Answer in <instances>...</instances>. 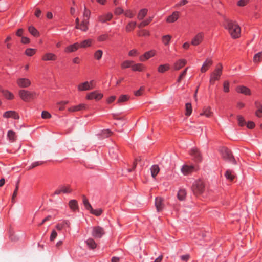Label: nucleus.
<instances>
[{
  "label": "nucleus",
  "mask_w": 262,
  "mask_h": 262,
  "mask_svg": "<svg viewBox=\"0 0 262 262\" xmlns=\"http://www.w3.org/2000/svg\"><path fill=\"white\" fill-rule=\"evenodd\" d=\"M198 169V166L184 165L181 168V171L183 174L188 175L194 171H197Z\"/></svg>",
  "instance_id": "0eeeda50"
},
{
  "label": "nucleus",
  "mask_w": 262,
  "mask_h": 262,
  "mask_svg": "<svg viewBox=\"0 0 262 262\" xmlns=\"http://www.w3.org/2000/svg\"><path fill=\"white\" fill-rule=\"evenodd\" d=\"M148 12V10L147 9H142L140 10L139 12L138 13L137 18L139 20L143 19L145 16L147 15Z\"/></svg>",
  "instance_id": "4c0bfd02"
},
{
  "label": "nucleus",
  "mask_w": 262,
  "mask_h": 262,
  "mask_svg": "<svg viewBox=\"0 0 262 262\" xmlns=\"http://www.w3.org/2000/svg\"><path fill=\"white\" fill-rule=\"evenodd\" d=\"M90 211L91 214H94L97 216H99L103 212V210L101 208L98 209H94L92 207V209L90 210Z\"/></svg>",
  "instance_id": "3c124183"
},
{
  "label": "nucleus",
  "mask_w": 262,
  "mask_h": 262,
  "mask_svg": "<svg viewBox=\"0 0 262 262\" xmlns=\"http://www.w3.org/2000/svg\"><path fill=\"white\" fill-rule=\"evenodd\" d=\"M66 225L68 227H70V223L68 221H63L61 223L57 224L56 226V228L57 230L60 231L65 227Z\"/></svg>",
  "instance_id": "e433bc0d"
},
{
  "label": "nucleus",
  "mask_w": 262,
  "mask_h": 262,
  "mask_svg": "<svg viewBox=\"0 0 262 262\" xmlns=\"http://www.w3.org/2000/svg\"><path fill=\"white\" fill-rule=\"evenodd\" d=\"M82 200H83V205L85 208L86 209L90 211L91 209H92V206L90 204V203L89 202L88 199L86 198L85 195H82Z\"/></svg>",
  "instance_id": "37998d69"
},
{
  "label": "nucleus",
  "mask_w": 262,
  "mask_h": 262,
  "mask_svg": "<svg viewBox=\"0 0 262 262\" xmlns=\"http://www.w3.org/2000/svg\"><path fill=\"white\" fill-rule=\"evenodd\" d=\"M220 153L224 160L230 162L234 164H237V162L232 155L231 151L228 148L222 147L220 149Z\"/></svg>",
  "instance_id": "20e7f679"
},
{
  "label": "nucleus",
  "mask_w": 262,
  "mask_h": 262,
  "mask_svg": "<svg viewBox=\"0 0 262 262\" xmlns=\"http://www.w3.org/2000/svg\"><path fill=\"white\" fill-rule=\"evenodd\" d=\"M79 48L80 46L79 45V43L76 42L67 47L64 49V52L68 53L74 52L76 51Z\"/></svg>",
  "instance_id": "aec40b11"
},
{
  "label": "nucleus",
  "mask_w": 262,
  "mask_h": 262,
  "mask_svg": "<svg viewBox=\"0 0 262 262\" xmlns=\"http://www.w3.org/2000/svg\"><path fill=\"white\" fill-rule=\"evenodd\" d=\"M124 15L127 17L132 18L135 16V14L130 10H127L124 12Z\"/></svg>",
  "instance_id": "774afa93"
},
{
  "label": "nucleus",
  "mask_w": 262,
  "mask_h": 262,
  "mask_svg": "<svg viewBox=\"0 0 262 262\" xmlns=\"http://www.w3.org/2000/svg\"><path fill=\"white\" fill-rule=\"evenodd\" d=\"M69 206L70 208L73 211H78L79 207L78 205L77 201L76 200H71L69 202Z\"/></svg>",
  "instance_id": "a878e982"
},
{
  "label": "nucleus",
  "mask_w": 262,
  "mask_h": 262,
  "mask_svg": "<svg viewBox=\"0 0 262 262\" xmlns=\"http://www.w3.org/2000/svg\"><path fill=\"white\" fill-rule=\"evenodd\" d=\"M250 2V0H239L237 2V5L239 7H244Z\"/></svg>",
  "instance_id": "0e129e2a"
},
{
  "label": "nucleus",
  "mask_w": 262,
  "mask_h": 262,
  "mask_svg": "<svg viewBox=\"0 0 262 262\" xmlns=\"http://www.w3.org/2000/svg\"><path fill=\"white\" fill-rule=\"evenodd\" d=\"M89 24V20L83 19V20L81 22V23L79 24V27H78L77 29H80L82 31H86L88 30Z\"/></svg>",
  "instance_id": "bb28decb"
},
{
  "label": "nucleus",
  "mask_w": 262,
  "mask_h": 262,
  "mask_svg": "<svg viewBox=\"0 0 262 262\" xmlns=\"http://www.w3.org/2000/svg\"><path fill=\"white\" fill-rule=\"evenodd\" d=\"M105 234L103 228L100 226H95L93 228L92 235L95 238H101Z\"/></svg>",
  "instance_id": "9b49d317"
},
{
  "label": "nucleus",
  "mask_w": 262,
  "mask_h": 262,
  "mask_svg": "<svg viewBox=\"0 0 262 262\" xmlns=\"http://www.w3.org/2000/svg\"><path fill=\"white\" fill-rule=\"evenodd\" d=\"M152 17H149L146 20H144L141 22L138 26V28H141L147 26L152 20Z\"/></svg>",
  "instance_id": "a19ab883"
},
{
  "label": "nucleus",
  "mask_w": 262,
  "mask_h": 262,
  "mask_svg": "<svg viewBox=\"0 0 262 262\" xmlns=\"http://www.w3.org/2000/svg\"><path fill=\"white\" fill-rule=\"evenodd\" d=\"M36 51L37 50L36 49L27 48L25 50L24 54L27 56L31 57L36 54Z\"/></svg>",
  "instance_id": "79ce46f5"
},
{
  "label": "nucleus",
  "mask_w": 262,
  "mask_h": 262,
  "mask_svg": "<svg viewBox=\"0 0 262 262\" xmlns=\"http://www.w3.org/2000/svg\"><path fill=\"white\" fill-rule=\"evenodd\" d=\"M213 61L211 59L207 58L204 62L202 67L201 68V72L202 73H205L208 69L212 66Z\"/></svg>",
  "instance_id": "412c9836"
},
{
  "label": "nucleus",
  "mask_w": 262,
  "mask_h": 262,
  "mask_svg": "<svg viewBox=\"0 0 262 262\" xmlns=\"http://www.w3.org/2000/svg\"><path fill=\"white\" fill-rule=\"evenodd\" d=\"M172 37L170 35H164L162 37V41L165 46L169 45Z\"/></svg>",
  "instance_id": "49530a36"
},
{
  "label": "nucleus",
  "mask_w": 262,
  "mask_h": 262,
  "mask_svg": "<svg viewBox=\"0 0 262 262\" xmlns=\"http://www.w3.org/2000/svg\"><path fill=\"white\" fill-rule=\"evenodd\" d=\"M7 137L9 140L11 141L12 142L15 141L16 138V134L13 130H9L8 132Z\"/></svg>",
  "instance_id": "de8ad7c7"
},
{
  "label": "nucleus",
  "mask_w": 262,
  "mask_h": 262,
  "mask_svg": "<svg viewBox=\"0 0 262 262\" xmlns=\"http://www.w3.org/2000/svg\"><path fill=\"white\" fill-rule=\"evenodd\" d=\"M113 132L109 129L102 130V135L104 137H108L113 135Z\"/></svg>",
  "instance_id": "052dcab7"
},
{
  "label": "nucleus",
  "mask_w": 262,
  "mask_h": 262,
  "mask_svg": "<svg viewBox=\"0 0 262 262\" xmlns=\"http://www.w3.org/2000/svg\"><path fill=\"white\" fill-rule=\"evenodd\" d=\"M19 180H18L16 183V187H15V189L13 192V195L12 196V202H13L14 201L15 198L17 195V192H18V188H19Z\"/></svg>",
  "instance_id": "bf43d9fd"
},
{
  "label": "nucleus",
  "mask_w": 262,
  "mask_h": 262,
  "mask_svg": "<svg viewBox=\"0 0 262 262\" xmlns=\"http://www.w3.org/2000/svg\"><path fill=\"white\" fill-rule=\"evenodd\" d=\"M86 105L85 104H80L76 106H73L68 108L69 112H77L85 109Z\"/></svg>",
  "instance_id": "393cba45"
},
{
  "label": "nucleus",
  "mask_w": 262,
  "mask_h": 262,
  "mask_svg": "<svg viewBox=\"0 0 262 262\" xmlns=\"http://www.w3.org/2000/svg\"><path fill=\"white\" fill-rule=\"evenodd\" d=\"M255 105L256 107L257 108V110L255 112V115L259 118L262 117V105L260 102L258 101H256L255 102Z\"/></svg>",
  "instance_id": "c756f323"
},
{
  "label": "nucleus",
  "mask_w": 262,
  "mask_h": 262,
  "mask_svg": "<svg viewBox=\"0 0 262 262\" xmlns=\"http://www.w3.org/2000/svg\"><path fill=\"white\" fill-rule=\"evenodd\" d=\"M191 189L195 195L202 194L205 190V184L203 181L198 180L193 184Z\"/></svg>",
  "instance_id": "39448f33"
},
{
  "label": "nucleus",
  "mask_w": 262,
  "mask_h": 262,
  "mask_svg": "<svg viewBox=\"0 0 262 262\" xmlns=\"http://www.w3.org/2000/svg\"><path fill=\"white\" fill-rule=\"evenodd\" d=\"M103 97V94L98 93V92L97 91H95L88 94L85 97V98L87 100L95 99L96 101H99L101 100Z\"/></svg>",
  "instance_id": "6e6552de"
},
{
  "label": "nucleus",
  "mask_w": 262,
  "mask_h": 262,
  "mask_svg": "<svg viewBox=\"0 0 262 262\" xmlns=\"http://www.w3.org/2000/svg\"><path fill=\"white\" fill-rule=\"evenodd\" d=\"M91 15V11L90 10L86 9L84 6V12L83 14V19L89 20Z\"/></svg>",
  "instance_id": "4d7b16f0"
},
{
  "label": "nucleus",
  "mask_w": 262,
  "mask_h": 262,
  "mask_svg": "<svg viewBox=\"0 0 262 262\" xmlns=\"http://www.w3.org/2000/svg\"><path fill=\"white\" fill-rule=\"evenodd\" d=\"M52 117L51 114L47 111H43L41 113V117L44 119L51 118Z\"/></svg>",
  "instance_id": "680f3d73"
},
{
  "label": "nucleus",
  "mask_w": 262,
  "mask_h": 262,
  "mask_svg": "<svg viewBox=\"0 0 262 262\" xmlns=\"http://www.w3.org/2000/svg\"><path fill=\"white\" fill-rule=\"evenodd\" d=\"M113 15L111 13H108L106 14L100 15L98 17V21L104 23L107 21H110L112 19Z\"/></svg>",
  "instance_id": "4be33fe9"
},
{
  "label": "nucleus",
  "mask_w": 262,
  "mask_h": 262,
  "mask_svg": "<svg viewBox=\"0 0 262 262\" xmlns=\"http://www.w3.org/2000/svg\"><path fill=\"white\" fill-rule=\"evenodd\" d=\"M188 69V67L186 68L180 74L177 80L178 83H180L183 79V78L186 76Z\"/></svg>",
  "instance_id": "13d9d810"
},
{
  "label": "nucleus",
  "mask_w": 262,
  "mask_h": 262,
  "mask_svg": "<svg viewBox=\"0 0 262 262\" xmlns=\"http://www.w3.org/2000/svg\"><path fill=\"white\" fill-rule=\"evenodd\" d=\"M16 83L19 88H26L31 85V82L28 78H20L17 79Z\"/></svg>",
  "instance_id": "1a4fd4ad"
},
{
  "label": "nucleus",
  "mask_w": 262,
  "mask_h": 262,
  "mask_svg": "<svg viewBox=\"0 0 262 262\" xmlns=\"http://www.w3.org/2000/svg\"><path fill=\"white\" fill-rule=\"evenodd\" d=\"M190 155L193 157V160L197 163L201 162L202 155L197 148H192L190 151Z\"/></svg>",
  "instance_id": "f8f14e48"
},
{
  "label": "nucleus",
  "mask_w": 262,
  "mask_h": 262,
  "mask_svg": "<svg viewBox=\"0 0 262 262\" xmlns=\"http://www.w3.org/2000/svg\"><path fill=\"white\" fill-rule=\"evenodd\" d=\"M130 99V96L128 95H120L117 100L118 103H120L127 101Z\"/></svg>",
  "instance_id": "c03bdc74"
},
{
  "label": "nucleus",
  "mask_w": 262,
  "mask_h": 262,
  "mask_svg": "<svg viewBox=\"0 0 262 262\" xmlns=\"http://www.w3.org/2000/svg\"><path fill=\"white\" fill-rule=\"evenodd\" d=\"M225 177L227 180H230V181H233V180L235 178V176L232 174V171L230 170H227L225 173Z\"/></svg>",
  "instance_id": "09e8293b"
},
{
  "label": "nucleus",
  "mask_w": 262,
  "mask_h": 262,
  "mask_svg": "<svg viewBox=\"0 0 262 262\" xmlns=\"http://www.w3.org/2000/svg\"><path fill=\"white\" fill-rule=\"evenodd\" d=\"M3 96L8 100H13L14 98L13 94L8 90H3L2 93Z\"/></svg>",
  "instance_id": "c85d7f7f"
},
{
  "label": "nucleus",
  "mask_w": 262,
  "mask_h": 262,
  "mask_svg": "<svg viewBox=\"0 0 262 262\" xmlns=\"http://www.w3.org/2000/svg\"><path fill=\"white\" fill-rule=\"evenodd\" d=\"M186 196V191L185 189H180L178 192L177 197L180 201L184 200Z\"/></svg>",
  "instance_id": "58836bf2"
},
{
  "label": "nucleus",
  "mask_w": 262,
  "mask_h": 262,
  "mask_svg": "<svg viewBox=\"0 0 262 262\" xmlns=\"http://www.w3.org/2000/svg\"><path fill=\"white\" fill-rule=\"evenodd\" d=\"M145 88L144 86H141L140 89L134 92V95L136 96H141L143 94V92L144 91Z\"/></svg>",
  "instance_id": "338daca9"
},
{
  "label": "nucleus",
  "mask_w": 262,
  "mask_h": 262,
  "mask_svg": "<svg viewBox=\"0 0 262 262\" xmlns=\"http://www.w3.org/2000/svg\"><path fill=\"white\" fill-rule=\"evenodd\" d=\"M155 204L157 211H161L164 208L163 199L161 196L156 197Z\"/></svg>",
  "instance_id": "2eb2a0df"
},
{
  "label": "nucleus",
  "mask_w": 262,
  "mask_h": 262,
  "mask_svg": "<svg viewBox=\"0 0 262 262\" xmlns=\"http://www.w3.org/2000/svg\"><path fill=\"white\" fill-rule=\"evenodd\" d=\"M229 82L228 81H225L223 83V90L225 93H228L230 91L229 90Z\"/></svg>",
  "instance_id": "e2e57ef3"
},
{
  "label": "nucleus",
  "mask_w": 262,
  "mask_h": 262,
  "mask_svg": "<svg viewBox=\"0 0 262 262\" xmlns=\"http://www.w3.org/2000/svg\"><path fill=\"white\" fill-rule=\"evenodd\" d=\"M187 64V61L185 59H181L177 60L173 64V69L175 71H178L183 68Z\"/></svg>",
  "instance_id": "6ab92c4d"
},
{
  "label": "nucleus",
  "mask_w": 262,
  "mask_h": 262,
  "mask_svg": "<svg viewBox=\"0 0 262 262\" xmlns=\"http://www.w3.org/2000/svg\"><path fill=\"white\" fill-rule=\"evenodd\" d=\"M262 61V51L256 54L253 57V61L255 63Z\"/></svg>",
  "instance_id": "5fc2aeb1"
},
{
  "label": "nucleus",
  "mask_w": 262,
  "mask_h": 262,
  "mask_svg": "<svg viewBox=\"0 0 262 262\" xmlns=\"http://www.w3.org/2000/svg\"><path fill=\"white\" fill-rule=\"evenodd\" d=\"M57 59V56L54 53H47L41 57V60L45 61H55Z\"/></svg>",
  "instance_id": "f3484780"
},
{
  "label": "nucleus",
  "mask_w": 262,
  "mask_h": 262,
  "mask_svg": "<svg viewBox=\"0 0 262 262\" xmlns=\"http://www.w3.org/2000/svg\"><path fill=\"white\" fill-rule=\"evenodd\" d=\"M213 113L211 111V107L210 106L204 107L203 108V111L200 113L201 116H205L207 117H211Z\"/></svg>",
  "instance_id": "cd10ccee"
},
{
  "label": "nucleus",
  "mask_w": 262,
  "mask_h": 262,
  "mask_svg": "<svg viewBox=\"0 0 262 262\" xmlns=\"http://www.w3.org/2000/svg\"><path fill=\"white\" fill-rule=\"evenodd\" d=\"M145 67L144 64L142 63H137L132 66V70L133 71L141 72L145 69Z\"/></svg>",
  "instance_id": "2f4dec72"
},
{
  "label": "nucleus",
  "mask_w": 262,
  "mask_h": 262,
  "mask_svg": "<svg viewBox=\"0 0 262 262\" xmlns=\"http://www.w3.org/2000/svg\"><path fill=\"white\" fill-rule=\"evenodd\" d=\"M179 17L180 12L179 11H174L167 17L166 21L168 23H174L179 19Z\"/></svg>",
  "instance_id": "dca6fc26"
},
{
  "label": "nucleus",
  "mask_w": 262,
  "mask_h": 262,
  "mask_svg": "<svg viewBox=\"0 0 262 262\" xmlns=\"http://www.w3.org/2000/svg\"><path fill=\"white\" fill-rule=\"evenodd\" d=\"M134 63L133 61L131 60H125L123 61L121 64V68L122 69L132 68V64Z\"/></svg>",
  "instance_id": "a18cd8bd"
},
{
  "label": "nucleus",
  "mask_w": 262,
  "mask_h": 262,
  "mask_svg": "<svg viewBox=\"0 0 262 262\" xmlns=\"http://www.w3.org/2000/svg\"><path fill=\"white\" fill-rule=\"evenodd\" d=\"M3 116L5 118H12L16 120L19 119V118L18 113L15 111H6L3 114Z\"/></svg>",
  "instance_id": "4468645a"
},
{
  "label": "nucleus",
  "mask_w": 262,
  "mask_h": 262,
  "mask_svg": "<svg viewBox=\"0 0 262 262\" xmlns=\"http://www.w3.org/2000/svg\"><path fill=\"white\" fill-rule=\"evenodd\" d=\"M155 51L150 50L147 52H146L142 56L140 57V60L142 61H145L150 58L155 56Z\"/></svg>",
  "instance_id": "5701e85b"
},
{
  "label": "nucleus",
  "mask_w": 262,
  "mask_h": 262,
  "mask_svg": "<svg viewBox=\"0 0 262 262\" xmlns=\"http://www.w3.org/2000/svg\"><path fill=\"white\" fill-rule=\"evenodd\" d=\"M192 111V105L191 103H187L185 104V115L186 116H189Z\"/></svg>",
  "instance_id": "ea45409f"
},
{
  "label": "nucleus",
  "mask_w": 262,
  "mask_h": 262,
  "mask_svg": "<svg viewBox=\"0 0 262 262\" xmlns=\"http://www.w3.org/2000/svg\"><path fill=\"white\" fill-rule=\"evenodd\" d=\"M103 51L101 50H98L94 54V57L97 60H99L102 56Z\"/></svg>",
  "instance_id": "603ef678"
},
{
  "label": "nucleus",
  "mask_w": 262,
  "mask_h": 262,
  "mask_svg": "<svg viewBox=\"0 0 262 262\" xmlns=\"http://www.w3.org/2000/svg\"><path fill=\"white\" fill-rule=\"evenodd\" d=\"M110 35L107 34H102L97 37V41L99 42H103L109 39Z\"/></svg>",
  "instance_id": "8fccbe9b"
},
{
  "label": "nucleus",
  "mask_w": 262,
  "mask_h": 262,
  "mask_svg": "<svg viewBox=\"0 0 262 262\" xmlns=\"http://www.w3.org/2000/svg\"><path fill=\"white\" fill-rule=\"evenodd\" d=\"M223 66L219 63L216 64L214 70L211 73L210 77V84L213 85L216 81L219 80L222 74Z\"/></svg>",
  "instance_id": "7ed1b4c3"
},
{
  "label": "nucleus",
  "mask_w": 262,
  "mask_h": 262,
  "mask_svg": "<svg viewBox=\"0 0 262 262\" xmlns=\"http://www.w3.org/2000/svg\"><path fill=\"white\" fill-rule=\"evenodd\" d=\"M85 243L90 249H94L97 247V244L92 238H89L85 241Z\"/></svg>",
  "instance_id": "72a5a7b5"
},
{
  "label": "nucleus",
  "mask_w": 262,
  "mask_h": 262,
  "mask_svg": "<svg viewBox=\"0 0 262 262\" xmlns=\"http://www.w3.org/2000/svg\"><path fill=\"white\" fill-rule=\"evenodd\" d=\"M72 191L73 190L71 189V186L70 185H61L54 191V194L58 195L61 193H71Z\"/></svg>",
  "instance_id": "9d476101"
},
{
  "label": "nucleus",
  "mask_w": 262,
  "mask_h": 262,
  "mask_svg": "<svg viewBox=\"0 0 262 262\" xmlns=\"http://www.w3.org/2000/svg\"><path fill=\"white\" fill-rule=\"evenodd\" d=\"M18 95L23 101L29 102L36 99L38 94L35 91H29L23 89L18 91Z\"/></svg>",
  "instance_id": "f03ea898"
},
{
  "label": "nucleus",
  "mask_w": 262,
  "mask_h": 262,
  "mask_svg": "<svg viewBox=\"0 0 262 262\" xmlns=\"http://www.w3.org/2000/svg\"><path fill=\"white\" fill-rule=\"evenodd\" d=\"M204 37V33L203 32H200L198 33L191 40V45L193 46H198L200 45Z\"/></svg>",
  "instance_id": "ddd939ff"
},
{
  "label": "nucleus",
  "mask_w": 262,
  "mask_h": 262,
  "mask_svg": "<svg viewBox=\"0 0 262 262\" xmlns=\"http://www.w3.org/2000/svg\"><path fill=\"white\" fill-rule=\"evenodd\" d=\"M237 119L238 120V125L239 126L242 127V126H244L246 124L245 120L242 116H241L240 115H237Z\"/></svg>",
  "instance_id": "6e6d98bb"
},
{
  "label": "nucleus",
  "mask_w": 262,
  "mask_h": 262,
  "mask_svg": "<svg viewBox=\"0 0 262 262\" xmlns=\"http://www.w3.org/2000/svg\"><path fill=\"white\" fill-rule=\"evenodd\" d=\"M29 33L35 37H38L40 36L39 32L33 26L28 27Z\"/></svg>",
  "instance_id": "7c9ffc66"
},
{
  "label": "nucleus",
  "mask_w": 262,
  "mask_h": 262,
  "mask_svg": "<svg viewBox=\"0 0 262 262\" xmlns=\"http://www.w3.org/2000/svg\"><path fill=\"white\" fill-rule=\"evenodd\" d=\"M124 12L123 9L120 7H117L115 9L114 13L115 15H119Z\"/></svg>",
  "instance_id": "69168bd1"
},
{
  "label": "nucleus",
  "mask_w": 262,
  "mask_h": 262,
  "mask_svg": "<svg viewBox=\"0 0 262 262\" xmlns=\"http://www.w3.org/2000/svg\"><path fill=\"white\" fill-rule=\"evenodd\" d=\"M137 34L139 36H148L150 35L149 31L146 29L139 30Z\"/></svg>",
  "instance_id": "864d4df0"
},
{
  "label": "nucleus",
  "mask_w": 262,
  "mask_h": 262,
  "mask_svg": "<svg viewBox=\"0 0 262 262\" xmlns=\"http://www.w3.org/2000/svg\"><path fill=\"white\" fill-rule=\"evenodd\" d=\"M236 91L237 93L243 94L245 95L250 96L251 95L250 89L244 85L237 86L236 89Z\"/></svg>",
  "instance_id": "a211bd4d"
},
{
  "label": "nucleus",
  "mask_w": 262,
  "mask_h": 262,
  "mask_svg": "<svg viewBox=\"0 0 262 262\" xmlns=\"http://www.w3.org/2000/svg\"><path fill=\"white\" fill-rule=\"evenodd\" d=\"M137 23L135 21H131L129 22L127 24V25L125 27V30L127 32H129L131 31H133L136 26Z\"/></svg>",
  "instance_id": "c9c22d12"
},
{
  "label": "nucleus",
  "mask_w": 262,
  "mask_h": 262,
  "mask_svg": "<svg viewBox=\"0 0 262 262\" xmlns=\"http://www.w3.org/2000/svg\"><path fill=\"white\" fill-rule=\"evenodd\" d=\"M150 170L152 177L155 178L159 172L160 168L158 165H154L151 167Z\"/></svg>",
  "instance_id": "f704fd0d"
},
{
  "label": "nucleus",
  "mask_w": 262,
  "mask_h": 262,
  "mask_svg": "<svg viewBox=\"0 0 262 262\" xmlns=\"http://www.w3.org/2000/svg\"><path fill=\"white\" fill-rule=\"evenodd\" d=\"M224 28L228 30L233 39L240 37L241 29L236 21H233L223 16Z\"/></svg>",
  "instance_id": "f257e3e1"
},
{
  "label": "nucleus",
  "mask_w": 262,
  "mask_h": 262,
  "mask_svg": "<svg viewBox=\"0 0 262 262\" xmlns=\"http://www.w3.org/2000/svg\"><path fill=\"white\" fill-rule=\"evenodd\" d=\"M170 69V64L169 63H165L160 65L157 68V71L160 73H164L165 72L169 71Z\"/></svg>",
  "instance_id": "b1692460"
},
{
  "label": "nucleus",
  "mask_w": 262,
  "mask_h": 262,
  "mask_svg": "<svg viewBox=\"0 0 262 262\" xmlns=\"http://www.w3.org/2000/svg\"><path fill=\"white\" fill-rule=\"evenodd\" d=\"M94 81L91 80L90 82L85 81L79 84L77 86V89L79 91H84L90 90L95 88Z\"/></svg>",
  "instance_id": "423d86ee"
},
{
  "label": "nucleus",
  "mask_w": 262,
  "mask_h": 262,
  "mask_svg": "<svg viewBox=\"0 0 262 262\" xmlns=\"http://www.w3.org/2000/svg\"><path fill=\"white\" fill-rule=\"evenodd\" d=\"M92 40L91 39H88L81 41L79 45L80 48H85L91 46Z\"/></svg>",
  "instance_id": "473e14b6"
}]
</instances>
